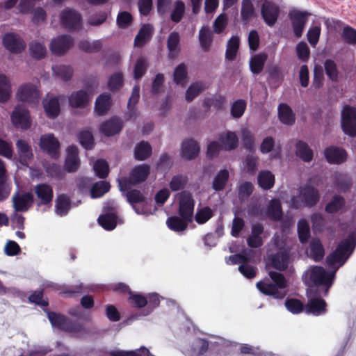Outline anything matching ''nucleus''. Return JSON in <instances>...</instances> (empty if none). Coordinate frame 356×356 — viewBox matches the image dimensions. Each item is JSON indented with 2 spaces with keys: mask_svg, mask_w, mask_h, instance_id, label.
I'll list each match as a JSON object with an SVG mask.
<instances>
[{
  "mask_svg": "<svg viewBox=\"0 0 356 356\" xmlns=\"http://www.w3.org/2000/svg\"><path fill=\"white\" fill-rule=\"evenodd\" d=\"M355 245L356 232H351L347 238L339 244L336 250L327 257V265L331 272L327 273L323 267L313 266L307 269L305 275L309 276V282L316 286H325V293H327L332 284L337 270L352 254Z\"/></svg>",
  "mask_w": 356,
  "mask_h": 356,
  "instance_id": "nucleus-1",
  "label": "nucleus"
},
{
  "mask_svg": "<svg viewBox=\"0 0 356 356\" xmlns=\"http://www.w3.org/2000/svg\"><path fill=\"white\" fill-rule=\"evenodd\" d=\"M271 282L265 279L257 283V289L264 294L271 296L275 298H283L286 294V282L282 274L269 271Z\"/></svg>",
  "mask_w": 356,
  "mask_h": 356,
  "instance_id": "nucleus-2",
  "label": "nucleus"
},
{
  "mask_svg": "<svg viewBox=\"0 0 356 356\" xmlns=\"http://www.w3.org/2000/svg\"><path fill=\"white\" fill-rule=\"evenodd\" d=\"M274 245L280 250L274 254H268L266 267L271 266L278 270H284L288 267L289 256L284 248V241L280 234H275L273 237Z\"/></svg>",
  "mask_w": 356,
  "mask_h": 356,
  "instance_id": "nucleus-3",
  "label": "nucleus"
},
{
  "mask_svg": "<svg viewBox=\"0 0 356 356\" xmlns=\"http://www.w3.org/2000/svg\"><path fill=\"white\" fill-rule=\"evenodd\" d=\"M320 198L318 191L310 186L305 185L300 188L299 195L293 196L290 201V206L294 209L301 207H313L317 204Z\"/></svg>",
  "mask_w": 356,
  "mask_h": 356,
  "instance_id": "nucleus-4",
  "label": "nucleus"
},
{
  "mask_svg": "<svg viewBox=\"0 0 356 356\" xmlns=\"http://www.w3.org/2000/svg\"><path fill=\"white\" fill-rule=\"evenodd\" d=\"M150 168L148 165L142 164L135 166L131 171L129 178L123 177L118 179L120 191H126L129 185H134L146 180L149 174Z\"/></svg>",
  "mask_w": 356,
  "mask_h": 356,
  "instance_id": "nucleus-5",
  "label": "nucleus"
},
{
  "mask_svg": "<svg viewBox=\"0 0 356 356\" xmlns=\"http://www.w3.org/2000/svg\"><path fill=\"white\" fill-rule=\"evenodd\" d=\"M47 316L54 327L68 332L74 335L79 336L83 330L80 324L70 321L60 314L49 312Z\"/></svg>",
  "mask_w": 356,
  "mask_h": 356,
  "instance_id": "nucleus-6",
  "label": "nucleus"
},
{
  "mask_svg": "<svg viewBox=\"0 0 356 356\" xmlns=\"http://www.w3.org/2000/svg\"><path fill=\"white\" fill-rule=\"evenodd\" d=\"M41 92L39 83H26L22 84L17 90L16 97L18 100L32 106H36L40 99Z\"/></svg>",
  "mask_w": 356,
  "mask_h": 356,
  "instance_id": "nucleus-7",
  "label": "nucleus"
},
{
  "mask_svg": "<svg viewBox=\"0 0 356 356\" xmlns=\"http://www.w3.org/2000/svg\"><path fill=\"white\" fill-rule=\"evenodd\" d=\"M179 213L181 217L188 221H192L195 201L192 195L187 191L179 194Z\"/></svg>",
  "mask_w": 356,
  "mask_h": 356,
  "instance_id": "nucleus-8",
  "label": "nucleus"
},
{
  "mask_svg": "<svg viewBox=\"0 0 356 356\" xmlns=\"http://www.w3.org/2000/svg\"><path fill=\"white\" fill-rule=\"evenodd\" d=\"M341 127L346 134L352 136H356V108L349 106L343 107Z\"/></svg>",
  "mask_w": 356,
  "mask_h": 356,
  "instance_id": "nucleus-9",
  "label": "nucleus"
},
{
  "mask_svg": "<svg viewBox=\"0 0 356 356\" xmlns=\"http://www.w3.org/2000/svg\"><path fill=\"white\" fill-rule=\"evenodd\" d=\"M308 302L305 307L307 314L321 315L326 311V303L321 297L316 296L312 289L307 291Z\"/></svg>",
  "mask_w": 356,
  "mask_h": 356,
  "instance_id": "nucleus-10",
  "label": "nucleus"
},
{
  "mask_svg": "<svg viewBox=\"0 0 356 356\" xmlns=\"http://www.w3.org/2000/svg\"><path fill=\"white\" fill-rule=\"evenodd\" d=\"M61 24L70 30H76L82 27L81 15L76 10L66 8L60 15Z\"/></svg>",
  "mask_w": 356,
  "mask_h": 356,
  "instance_id": "nucleus-11",
  "label": "nucleus"
},
{
  "mask_svg": "<svg viewBox=\"0 0 356 356\" xmlns=\"http://www.w3.org/2000/svg\"><path fill=\"white\" fill-rule=\"evenodd\" d=\"M12 122L15 127L26 129L31 127V122L29 112L23 105L15 106L12 115Z\"/></svg>",
  "mask_w": 356,
  "mask_h": 356,
  "instance_id": "nucleus-12",
  "label": "nucleus"
},
{
  "mask_svg": "<svg viewBox=\"0 0 356 356\" xmlns=\"http://www.w3.org/2000/svg\"><path fill=\"white\" fill-rule=\"evenodd\" d=\"M65 97L47 95L43 99L42 104L47 115L50 118H56L60 111V102L64 101Z\"/></svg>",
  "mask_w": 356,
  "mask_h": 356,
  "instance_id": "nucleus-13",
  "label": "nucleus"
},
{
  "mask_svg": "<svg viewBox=\"0 0 356 356\" xmlns=\"http://www.w3.org/2000/svg\"><path fill=\"white\" fill-rule=\"evenodd\" d=\"M73 38L67 35H63L52 39L49 48L51 52L57 55L65 54L73 45Z\"/></svg>",
  "mask_w": 356,
  "mask_h": 356,
  "instance_id": "nucleus-14",
  "label": "nucleus"
},
{
  "mask_svg": "<svg viewBox=\"0 0 356 356\" xmlns=\"http://www.w3.org/2000/svg\"><path fill=\"white\" fill-rule=\"evenodd\" d=\"M40 147L51 157H56L60 148V143L53 134H45L40 136Z\"/></svg>",
  "mask_w": 356,
  "mask_h": 356,
  "instance_id": "nucleus-15",
  "label": "nucleus"
},
{
  "mask_svg": "<svg viewBox=\"0 0 356 356\" xmlns=\"http://www.w3.org/2000/svg\"><path fill=\"white\" fill-rule=\"evenodd\" d=\"M127 197L135 211L138 214H147L149 212L146 208L147 203L142 193L137 190H131L127 193Z\"/></svg>",
  "mask_w": 356,
  "mask_h": 356,
  "instance_id": "nucleus-16",
  "label": "nucleus"
},
{
  "mask_svg": "<svg viewBox=\"0 0 356 356\" xmlns=\"http://www.w3.org/2000/svg\"><path fill=\"white\" fill-rule=\"evenodd\" d=\"M13 207L15 211H26L32 205L33 196L30 193H15L12 197Z\"/></svg>",
  "mask_w": 356,
  "mask_h": 356,
  "instance_id": "nucleus-17",
  "label": "nucleus"
},
{
  "mask_svg": "<svg viewBox=\"0 0 356 356\" xmlns=\"http://www.w3.org/2000/svg\"><path fill=\"white\" fill-rule=\"evenodd\" d=\"M309 15L308 13L298 10H293L289 13L293 32L297 38L301 37Z\"/></svg>",
  "mask_w": 356,
  "mask_h": 356,
  "instance_id": "nucleus-18",
  "label": "nucleus"
},
{
  "mask_svg": "<svg viewBox=\"0 0 356 356\" xmlns=\"http://www.w3.org/2000/svg\"><path fill=\"white\" fill-rule=\"evenodd\" d=\"M3 43L7 49L14 53H19L26 47V43L22 38L13 33L6 34L3 38Z\"/></svg>",
  "mask_w": 356,
  "mask_h": 356,
  "instance_id": "nucleus-19",
  "label": "nucleus"
},
{
  "mask_svg": "<svg viewBox=\"0 0 356 356\" xmlns=\"http://www.w3.org/2000/svg\"><path fill=\"white\" fill-rule=\"evenodd\" d=\"M17 160L24 165H28L33 159L31 145L24 140L19 139L16 142Z\"/></svg>",
  "mask_w": 356,
  "mask_h": 356,
  "instance_id": "nucleus-20",
  "label": "nucleus"
},
{
  "mask_svg": "<svg viewBox=\"0 0 356 356\" xmlns=\"http://www.w3.org/2000/svg\"><path fill=\"white\" fill-rule=\"evenodd\" d=\"M279 8L273 3L265 1L261 8V15L265 22L270 26L275 24L277 19Z\"/></svg>",
  "mask_w": 356,
  "mask_h": 356,
  "instance_id": "nucleus-21",
  "label": "nucleus"
},
{
  "mask_svg": "<svg viewBox=\"0 0 356 356\" xmlns=\"http://www.w3.org/2000/svg\"><path fill=\"white\" fill-rule=\"evenodd\" d=\"M122 127V121L118 118L113 117L101 124L100 131L106 136H111L119 134Z\"/></svg>",
  "mask_w": 356,
  "mask_h": 356,
  "instance_id": "nucleus-22",
  "label": "nucleus"
},
{
  "mask_svg": "<svg viewBox=\"0 0 356 356\" xmlns=\"http://www.w3.org/2000/svg\"><path fill=\"white\" fill-rule=\"evenodd\" d=\"M324 155L327 162L334 164H340L346 160V152L339 147L331 146L325 149Z\"/></svg>",
  "mask_w": 356,
  "mask_h": 356,
  "instance_id": "nucleus-23",
  "label": "nucleus"
},
{
  "mask_svg": "<svg viewBox=\"0 0 356 356\" xmlns=\"http://www.w3.org/2000/svg\"><path fill=\"white\" fill-rule=\"evenodd\" d=\"M200 149V146L195 140H185L181 144V156L186 159L191 160L197 156Z\"/></svg>",
  "mask_w": 356,
  "mask_h": 356,
  "instance_id": "nucleus-24",
  "label": "nucleus"
},
{
  "mask_svg": "<svg viewBox=\"0 0 356 356\" xmlns=\"http://www.w3.org/2000/svg\"><path fill=\"white\" fill-rule=\"evenodd\" d=\"M80 164L78 157V149L76 146L71 145L67 149V157L65 168L68 172L76 171Z\"/></svg>",
  "mask_w": 356,
  "mask_h": 356,
  "instance_id": "nucleus-25",
  "label": "nucleus"
},
{
  "mask_svg": "<svg viewBox=\"0 0 356 356\" xmlns=\"http://www.w3.org/2000/svg\"><path fill=\"white\" fill-rule=\"evenodd\" d=\"M353 185L352 179L346 173L335 172L334 174V186L341 192H347Z\"/></svg>",
  "mask_w": 356,
  "mask_h": 356,
  "instance_id": "nucleus-26",
  "label": "nucleus"
},
{
  "mask_svg": "<svg viewBox=\"0 0 356 356\" xmlns=\"http://www.w3.org/2000/svg\"><path fill=\"white\" fill-rule=\"evenodd\" d=\"M246 251L248 259H246L245 257L243 258V264L239 266L238 270L245 277L251 279L256 275V269L252 266L248 264V261H252L253 259V254L255 253V252L249 249L245 250L243 252Z\"/></svg>",
  "mask_w": 356,
  "mask_h": 356,
  "instance_id": "nucleus-27",
  "label": "nucleus"
},
{
  "mask_svg": "<svg viewBox=\"0 0 356 356\" xmlns=\"http://www.w3.org/2000/svg\"><path fill=\"white\" fill-rule=\"evenodd\" d=\"M179 41L180 37L177 32L173 31L170 33L167 42L168 57L170 59H175L178 56L180 51Z\"/></svg>",
  "mask_w": 356,
  "mask_h": 356,
  "instance_id": "nucleus-28",
  "label": "nucleus"
},
{
  "mask_svg": "<svg viewBox=\"0 0 356 356\" xmlns=\"http://www.w3.org/2000/svg\"><path fill=\"white\" fill-rule=\"evenodd\" d=\"M89 101V94L83 90L74 92L69 97V103L71 106L74 108L83 107Z\"/></svg>",
  "mask_w": 356,
  "mask_h": 356,
  "instance_id": "nucleus-29",
  "label": "nucleus"
},
{
  "mask_svg": "<svg viewBox=\"0 0 356 356\" xmlns=\"http://www.w3.org/2000/svg\"><path fill=\"white\" fill-rule=\"evenodd\" d=\"M116 291H121L122 292H129L131 294L129 301L131 304L137 307H143L147 304V299L140 294H132L128 286L124 284L120 283L115 288Z\"/></svg>",
  "mask_w": 356,
  "mask_h": 356,
  "instance_id": "nucleus-30",
  "label": "nucleus"
},
{
  "mask_svg": "<svg viewBox=\"0 0 356 356\" xmlns=\"http://www.w3.org/2000/svg\"><path fill=\"white\" fill-rule=\"evenodd\" d=\"M154 28L151 24H145L139 30L134 40V44L137 47L143 46L152 36Z\"/></svg>",
  "mask_w": 356,
  "mask_h": 356,
  "instance_id": "nucleus-31",
  "label": "nucleus"
},
{
  "mask_svg": "<svg viewBox=\"0 0 356 356\" xmlns=\"http://www.w3.org/2000/svg\"><path fill=\"white\" fill-rule=\"evenodd\" d=\"M35 192L42 204H46L51 202L53 191L49 185L46 184H39L35 187Z\"/></svg>",
  "mask_w": 356,
  "mask_h": 356,
  "instance_id": "nucleus-32",
  "label": "nucleus"
},
{
  "mask_svg": "<svg viewBox=\"0 0 356 356\" xmlns=\"http://www.w3.org/2000/svg\"><path fill=\"white\" fill-rule=\"evenodd\" d=\"M219 140L223 148L226 150L234 149L238 145V137L236 134L232 131L222 133L219 136Z\"/></svg>",
  "mask_w": 356,
  "mask_h": 356,
  "instance_id": "nucleus-33",
  "label": "nucleus"
},
{
  "mask_svg": "<svg viewBox=\"0 0 356 356\" xmlns=\"http://www.w3.org/2000/svg\"><path fill=\"white\" fill-rule=\"evenodd\" d=\"M30 55L35 59H42L47 54V48L43 42L40 40H34L31 41L29 46Z\"/></svg>",
  "mask_w": 356,
  "mask_h": 356,
  "instance_id": "nucleus-34",
  "label": "nucleus"
},
{
  "mask_svg": "<svg viewBox=\"0 0 356 356\" xmlns=\"http://www.w3.org/2000/svg\"><path fill=\"white\" fill-rule=\"evenodd\" d=\"M324 253V248L320 240L317 238L312 239L307 251L308 255L314 261H318L323 259Z\"/></svg>",
  "mask_w": 356,
  "mask_h": 356,
  "instance_id": "nucleus-35",
  "label": "nucleus"
},
{
  "mask_svg": "<svg viewBox=\"0 0 356 356\" xmlns=\"http://www.w3.org/2000/svg\"><path fill=\"white\" fill-rule=\"evenodd\" d=\"M267 58V54L264 53H260L252 56L250 60L251 72L253 74H259L263 70Z\"/></svg>",
  "mask_w": 356,
  "mask_h": 356,
  "instance_id": "nucleus-36",
  "label": "nucleus"
},
{
  "mask_svg": "<svg viewBox=\"0 0 356 356\" xmlns=\"http://www.w3.org/2000/svg\"><path fill=\"white\" fill-rule=\"evenodd\" d=\"M111 95L103 93L100 95L95 102V111L101 115L106 113L111 106Z\"/></svg>",
  "mask_w": 356,
  "mask_h": 356,
  "instance_id": "nucleus-37",
  "label": "nucleus"
},
{
  "mask_svg": "<svg viewBox=\"0 0 356 356\" xmlns=\"http://www.w3.org/2000/svg\"><path fill=\"white\" fill-rule=\"evenodd\" d=\"M345 199L342 196L335 195L326 204L325 210L328 213H334L341 211L345 206Z\"/></svg>",
  "mask_w": 356,
  "mask_h": 356,
  "instance_id": "nucleus-38",
  "label": "nucleus"
},
{
  "mask_svg": "<svg viewBox=\"0 0 356 356\" xmlns=\"http://www.w3.org/2000/svg\"><path fill=\"white\" fill-rule=\"evenodd\" d=\"M279 118L284 124L291 125L295 122V116L292 110L286 104H281L278 107Z\"/></svg>",
  "mask_w": 356,
  "mask_h": 356,
  "instance_id": "nucleus-39",
  "label": "nucleus"
},
{
  "mask_svg": "<svg viewBox=\"0 0 356 356\" xmlns=\"http://www.w3.org/2000/svg\"><path fill=\"white\" fill-rule=\"evenodd\" d=\"M190 222L191 221H188L182 218H180L178 216H172L168 218L166 224L171 230L180 232L184 231L187 228Z\"/></svg>",
  "mask_w": 356,
  "mask_h": 356,
  "instance_id": "nucleus-40",
  "label": "nucleus"
},
{
  "mask_svg": "<svg viewBox=\"0 0 356 356\" xmlns=\"http://www.w3.org/2000/svg\"><path fill=\"white\" fill-rule=\"evenodd\" d=\"M258 184L263 189L271 188L275 182L274 175L268 170L261 171L257 177Z\"/></svg>",
  "mask_w": 356,
  "mask_h": 356,
  "instance_id": "nucleus-41",
  "label": "nucleus"
},
{
  "mask_svg": "<svg viewBox=\"0 0 356 356\" xmlns=\"http://www.w3.org/2000/svg\"><path fill=\"white\" fill-rule=\"evenodd\" d=\"M11 93V85L9 79L4 74H0V102H6Z\"/></svg>",
  "mask_w": 356,
  "mask_h": 356,
  "instance_id": "nucleus-42",
  "label": "nucleus"
},
{
  "mask_svg": "<svg viewBox=\"0 0 356 356\" xmlns=\"http://www.w3.org/2000/svg\"><path fill=\"white\" fill-rule=\"evenodd\" d=\"M151 153L152 147L147 142L142 141L135 147L134 155L137 160H145L150 156Z\"/></svg>",
  "mask_w": 356,
  "mask_h": 356,
  "instance_id": "nucleus-43",
  "label": "nucleus"
},
{
  "mask_svg": "<svg viewBox=\"0 0 356 356\" xmlns=\"http://www.w3.org/2000/svg\"><path fill=\"white\" fill-rule=\"evenodd\" d=\"M54 74L58 78L67 81L70 79L73 75V70L71 67L63 65H56L52 67Z\"/></svg>",
  "mask_w": 356,
  "mask_h": 356,
  "instance_id": "nucleus-44",
  "label": "nucleus"
},
{
  "mask_svg": "<svg viewBox=\"0 0 356 356\" xmlns=\"http://www.w3.org/2000/svg\"><path fill=\"white\" fill-rule=\"evenodd\" d=\"M240 40L238 37H232L227 44V49L225 53L226 59L233 60L236 56L239 47Z\"/></svg>",
  "mask_w": 356,
  "mask_h": 356,
  "instance_id": "nucleus-45",
  "label": "nucleus"
},
{
  "mask_svg": "<svg viewBox=\"0 0 356 356\" xmlns=\"http://www.w3.org/2000/svg\"><path fill=\"white\" fill-rule=\"evenodd\" d=\"M296 154L305 162L311 161L313 158L312 150L302 141L296 144Z\"/></svg>",
  "mask_w": 356,
  "mask_h": 356,
  "instance_id": "nucleus-46",
  "label": "nucleus"
},
{
  "mask_svg": "<svg viewBox=\"0 0 356 356\" xmlns=\"http://www.w3.org/2000/svg\"><path fill=\"white\" fill-rule=\"evenodd\" d=\"M78 47L82 51L92 53L99 51L102 47V43L99 40L93 41L83 40L79 42Z\"/></svg>",
  "mask_w": 356,
  "mask_h": 356,
  "instance_id": "nucleus-47",
  "label": "nucleus"
},
{
  "mask_svg": "<svg viewBox=\"0 0 356 356\" xmlns=\"http://www.w3.org/2000/svg\"><path fill=\"white\" fill-rule=\"evenodd\" d=\"M139 92L140 88L138 86H135L133 88L132 93L131 97H129L128 102V109L129 112L127 113V116L128 119H132L136 117V111L134 110V106L138 101L139 99Z\"/></svg>",
  "mask_w": 356,
  "mask_h": 356,
  "instance_id": "nucleus-48",
  "label": "nucleus"
},
{
  "mask_svg": "<svg viewBox=\"0 0 356 356\" xmlns=\"http://www.w3.org/2000/svg\"><path fill=\"white\" fill-rule=\"evenodd\" d=\"M206 86L203 82L198 81L192 83L186 90L185 98L188 102H191L201 92L205 89Z\"/></svg>",
  "mask_w": 356,
  "mask_h": 356,
  "instance_id": "nucleus-49",
  "label": "nucleus"
},
{
  "mask_svg": "<svg viewBox=\"0 0 356 356\" xmlns=\"http://www.w3.org/2000/svg\"><path fill=\"white\" fill-rule=\"evenodd\" d=\"M185 13V4L182 1L177 0L173 4L170 13V19L175 23L179 22Z\"/></svg>",
  "mask_w": 356,
  "mask_h": 356,
  "instance_id": "nucleus-50",
  "label": "nucleus"
},
{
  "mask_svg": "<svg viewBox=\"0 0 356 356\" xmlns=\"http://www.w3.org/2000/svg\"><path fill=\"white\" fill-rule=\"evenodd\" d=\"M124 83L123 74L120 72L113 73L110 76L108 80V88L111 91L120 90Z\"/></svg>",
  "mask_w": 356,
  "mask_h": 356,
  "instance_id": "nucleus-51",
  "label": "nucleus"
},
{
  "mask_svg": "<svg viewBox=\"0 0 356 356\" xmlns=\"http://www.w3.org/2000/svg\"><path fill=\"white\" fill-rule=\"evenodd\" d=\"M110 185L108 182L100 181L95 184L90 189V195L92 198H97L103 196L109 191Z\"/></svg>",
  "mask_w": 356,
  "mask_h": 356,
  "instance_id": "nucleus-52",
  "label": "nucleus"
},
{
  "mask_svg": "<svg viewBox=\"0 0 356 356\" xmlns=\"http://www.w3.org/2000/svg\"><path fill=\"white\" fill-rule=\"evenodd\" d=\"M213 33L211 29L207 27H202L199 33V40L201 47L204 49L207 50L212 42Z\"/></svg>",
  "mask_w": 356,
  "mask_h": 356,
  "instance_id": "nucleus-53",
  "label": "nucleus"
},
{
  "mask_svg": "<svg viewBox=\"0 0 356 356\" xmlns=\"http://www.w3.org/2000/svg\"><path fill=\"white\" fill-rule=\"evenodd\" d=\"M116 216L114 213H109L99 216L98 222L104 229L112 230L116 227Z\"/></svg>",
  "mask_w": 356,
  "mask_h": 356,
  "instance_id": "nucleus-54",
  "label": "nucleus"
},
{
  "mask_svg": "<svg viewBox=\"0 0 356 356\" xmlns=\"http://www.w3.org/2000/svg\"><path fill=\"white\" fill-rule=\"evenodd\" d=\"M229 178V172L226 169L221 170L215 177L213 181V188L215 191L222 190Z\"/></svg>",
  "mask_w": 356,
  "mask_h": 356,
  "instance_id": "nucleus-55",
  "label": "nucleus"
},
{
  "mask_svg": "<svg viewBox=\"0 0 356 356\" xmlns=\"http://www.w3.org/2000/svg\"><path fill=\"white\" fill-rule=\"evenodd\" d=\"M70 209L69 199L62 195L58 197L56 202V212L59 216L66 215Z\"/></svg>",
  "mask_w": 356,
  "mask_h": 356,
  "instance_id": "nucleus-56",
  "label": "nucleus"
},
{
  "mask_svg": "<svg viewBox=\"0 0 356 356\" xmlns=\"http://www.w3.org/2000/svg\"><path fill=\"white\" fill-rule=\"evenodd\" d=\"M174 81L181 86L187 83V70L184 63L179 65L174 72Z\"/></svg>",
  "mask_w": 356,
  "mask_h": 356,
  "instance_id": "nucleus-57",
  "label": "nucleus"
},
{
  "mask_svg": "<svg viewBox=\"0 0 356 356\" xmlns=\"http://www.w3.org/2000/svg\"><path fill=\"white\" fill-rule=\"evenodd\" d=\"M298 233L300 241L305 243L310 236V228L308 222L301 219L298 222Z\"/></svg>",
  "mask_w": 356,
  "mask_h": 356,
  "instance_id": "nucleus-58",
  "label": "nucleus"
},
{
  "mask_svg": "<svg viewBox=\"0 0 356 356\" xmlns=\"http://www.w3.org/2000/svg\"><path fill=\"white\" fill-rule=\"evenodd\" d=\"M209 343L206 340L197 339L191 347L192 356H200L205 353L208 349Z\"/></svg>",
  "mask_w": 356,
  "mask_h": 356,
  "instance_id": "nucleus-59",
  "label": "nucleus"
},
{
  "mask_svg": "<svg viewBox=\"0 0 356 356\" xmlns=\"http://www.w3.org/2000/svg\"><path fill=\"white\" fill-rule=\"evenodd\" d=\"M213 216V211L208 207H204L197 210L195 219L198 224H204Z\"/></svg>",
  "mask_w": 356,
  "mask_h": 356,
  "instance_id": "nucleus-60",
  "label": "nucleus"
},
{
  "mask_svg": "<svg viewBox=\"0 0 356 356\" xmlns=\"http://www.w3.org/2000/svg\"><path fill=\"white\" fill-rule=\"evenodd\" d=\"M268 215L273 219L277 220L282 216L281 204L277 200H273L268 207Z\"/></svg>",
  "mask_w": 356,
  "mask_h": 356,
  "instance_id": "nucleus-61",
  "label": "nucleus"
},
{
  "mask_svg": "<svg viewBox=\"0 0 356 356\" xmlns=\"http://www.w3.org/2000/svg\"><path fill=\"white\" fill-rule=\"evenodd\" d=\"M93 170L96 175L100 178H104L108 174V164L105 160H97L93 164Z\"/></svg>",
  "mask_w": 356,
  "mask_h": 356,
  "instance_id": "nucleus-62",
  "label": "nucleus"
},
{
  "mask_svg": "<svg viewBox=\"0 0 356 356\" xmlns=\"http://www.w3.org/2000/svg\"><path fill=\"white\" fill-rule=\"evenodd\" d=\"M188 181V177L183 175H177L172 177L170 182V188L172 191L183 189Z\"/></svg>",
  "mask_w": 356,
  "mask_h": 356,
  "instance_id": "nucleus-63",
  "label": "nucleus"
},
{
  "mask_svg": "<svg viewBox=\"0 0 356 356\" xmlns=\"http://www.w3.org/2000/svg\"><path fill=\"white\" fill-rule=\"evenodd\" d=\"M147 66L146 58L143 57L138 58L134 70V79H138L142 77L145 73Z\"/></svg>",
  "mask_w": 356,
  "mask_h": 356,
  "instance_id": "nucleus-64",
  "label": "nucleus"
}]
</instances>
